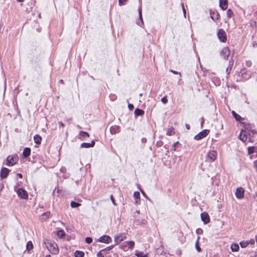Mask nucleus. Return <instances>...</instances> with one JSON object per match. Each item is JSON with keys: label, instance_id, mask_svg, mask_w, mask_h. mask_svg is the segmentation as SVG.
Returning <instances> with one entry per match:
<instances>
[{"label": "nucleus", "instance_id": "1", "mask_svg": "<svg viewBox=\"0 0 257 257\" xmlns=\"http://www.w3.org/2000/svg\"><path fill=\"white\" fill-rule=\"evenodd\" d=\"M242 123L243 124V127L244 128V130H243V133H246L247 134L249 141L253 142V138L254 137L255 135H257V131L253 128L254 126L251 124L244 122H242Z\"/></svg>", "mask_w": 257, "mask_h": 257}, {"label": "nucleus", "instance_id": "2", "mask_svg": "<svg viewBox=\"0 0 257 257\" xmlns=\"http://www.w3.org/2000/svg\"><path fill=\"white\" fill-rule=\"evenodd\" d=\"M47 248L51 253L54 254H56L59 252V248L57 244L54 241H47L44 242Z\"/></svg>", "mask_w": 257, "mask_h": 257}, {"label": "nucleus", "instance_id": "3", "mask_svg": "<svg viewBox=\"0 0 257 257\" xmlns=\"http://www.w3.org/2000/svg\"><path fill=\"white\" fill-rule=\"evenodd\" d=\"M19 157L17 154L9 155L6 160V165L8 166H13L18 163Z\"/></svg>", "mask_w": 257, "mask_h": 257}, {"label": "nucleus", "instance_id": "4", "mask_svg": "<svg viewBox=\"0 0 257 257\" xmlns=\"http://www.w3.org/2000/svg\"><path fill=\"white\" fill-rule=\"evenodd\" d=\"M217 35L218 39L220 42L224 43L226 41V34L223 29H219Z\"/></svg>", "mask_w": 257, "mask_h": 257}, {"label": "nucleus", "instance_id": "5", "mask_svg": "<svg viewBox=\"0 0 257 257\" xmlns=\"http://www.w3.org/2000/svg\"><path fill=\"white\" fill-rule=\"evenodd\" d=\"M209 130H204L203 131H202L201 132H200V133H199L198 134H197L195 136L194 139L195 140H200L203 138H204L205 137H206L209 134Z\"/></svg>", "mask_w": 257, "mask_h": 257}, {"label": "nucleus", "instance_id": "6", "mask_svg": "<svg viewBox=\"0 0 257 257\" xmlns=\"http://www.w3.org/2000/svg\"><path fill=\"white\" fill-rule=\"evenodd\" d=\"M230 50L227 47H225L220 51V55L225 60H227L230 55Z\"/></svg>", "mask_w": 257, "mask_h": 257}, {"label": "nucleus", "instance_id": "7", "mask_svg": "<svg viewBox=\"0 0 257 257\" xmlns=\"http://www.w3.org/2000/svg\"><path fill=\"white\" fill-rule=\"evenodd\" d=\"M217 152L215 151H210L207 154V159L209 162L214 161L217 157Z\"/></svg>", "mask_w": 257, "mask_h": 257}, {"label": "nucleus", "instance_id": "8", "mask_svg": "<svg viewBox=\"0 0 257 257\" xmlns=\"http://www.w3.org/2000/svg\"><path fill=\"white\" fill-rule=\"evenodd\" d=\"M17 194L22 199H27L28 198V194L23 188H19L17 190Z\"/></svg>", "mask_w": 257, "mask_h": 257}, {"label": "nucleus", "instance_id": "9", "mask_svg": "<svg viewBox=\"0 0 257 257\" xmlns=\"http://www.w3.org/2000/svg\"><path fill=\"white\" fill-rule=\"evenodd\" d=\"M239 74H241L242 78L245 80L248 79L251 76L250 72L246 70L245 68L241 69Z\"/></svg>", "mask_w": 257, "mask_h": 257}, {"label": "nucleus", "instance_id": "10", "mask_svg": "<svg viewBox=\"0 0 257 257\" xmlns=\"http://www.w3.org/2000/svg\"><path fill=\"white\" fill-rule=\"evenodd\" d=\"M98 241L105 243H109L111 242L112 239L111 238L107 235H103L100 236L97 240Z\"/></svg>", "mask_w": 257, "mask_h": 257}, {"label": "nucleus", "instance_id": "11", "mask_svg": "<svg viewBox=\"0 0 257 257\" xmlns=\"http://www.w3.org/2000/svg\"><path fill=\"white\" fill-rule=\"evenodd\" d=\"M10 173V170L9 169L3 167L0 172V177L2 179H6Z\"/></svg>", "mask_w": 257, "mask_h": 257}, {"label": "nucleus", "instance_id": "12", "mask_svg": "<svg viewBox=\"0 0 257 257\" xmlns=\"http://www.w3.org/2000/svg\"><path fill=\"white\" fill-rule=\"evenodd\" d=\"M244 190L241 188H237L235 192V196L237 199H242L244 197Z\"/></svg>", "mask_w": 257, "mask_h": 257}, {"label": "nucleus", "instance_id": "13", "mask_svg": "<svg viewBox=\"0 0 257 257\" xmlns=\"http://www.w3.org/2000/svg\"><path fill=\"white\" fill-rule=\"evenodd\" d=\"M126 238V236L124 234L120 233L117 235L115 236L114 237V241L115 242V244H119L121 241L123 240Z\"/></svg>", "mask_w": 257, "mask_h": 257}, {"label": "nucleus", "instance_id": "14", "mask_svg": "<svg viewBox=\"0 0 257 257\" xmlns=\"http://www.w3.org/2000/svg\"><path fill=\"white\" fill-rule=\"evenodd\" d=\"M233 64H234L233 60L231 58V59L229 60V61L228 62V65L227 67V68H226V70H225V72H226V73L227 75H226L227 78L229 77V76L231 70H232Z\"/></svg>", "mask_w": 257, "mask_h": 257}, {"label": "nucleus", "instance_id": "15", "mask_svg": "<svg viewBox=\"0 0 257 257\" xmlns=\"http://www.w3.org/2000/svg\"><path fill=\"white\" fill-rule=\"evenodd\" d=\"M201 219L204 224H207L210 222V217L208 214L204 212L201 213Z\"/></svg>", "mask_w": 257, "mask_h": 257}, {"label": "nucleus", "instance_id": "16", "mask_svg": "<svg viewBox=\"0 0 257 257\" xmlns=\"http://www.w3.org/2000/svg\"><path fill=\"white\" fill-rule=\"evenodd\" d=\"M210 15L211 18L214 22L218 20L220 18V15H219V13L216 10H214V11L211 10L210 12Z\"/></svg>", "mask_w": 257, "mask_h": 257}, {"label": "nucleus", "instance_id": "17", "mask_svg": "<svg viewBox=\"0 0 257 257\" xmlns=\"http://www.w3.org/2000/svg\"><path fill=\"white\" fill-rule=\"evenodd\" d=\"M219 6L222 10H226L228 7V1L219 0Z\"/></svg>", "mask_w": 257, "mask_h": 257}, {"label": "nucleus", "instance_id": "18", "mask_svg": "<svg viewBox=\"0 0 257 257\" xmlns=\"http://www.w3.org/2000/svg\"><path fill=\"white\" fill-rule=\"evenodd\" d=\"M95 145V142L92 141L90 143H83L81 144V148H89L94 147Z\"/></svg>", "mask_w": 257, "mask_h": 257}, {"label": "nucleus", "instance_id": "19", "mask_svg": "<svg viewBox=\"0 0 257 257\" xmlns=\"http://www.w3.org/2000/svg\"><path fill=\"white\" fill-rule=\"evenodd\" d=\"M31 150L30 148H25L23 152L24 158H27L31 154Z\"/></svg>", "mask_w": 257, "mask_h": 257}, {"label": "nucleus", "instance_id": "20", "mask_svg": "<svg viewBox=\"0 0 257 257\" xmlns=\"http://www.w3.org/2000/svg\"><path fill=\"white\" fill-rule=\"evenodd\" d=\"M120 132V127L117 125L112 126L110 128V132L111 134H115Z\"/></svg>", "mask_w": 257, "mask_h": 257}, {"label": "nucleus", "instance_id": "21", "mask_svg": "<svg viewBox=\"0 0 257 257\" xmlns=\"http://www.w3.org/2000/svg\"><path fill=\"white\" fill-rule=\"evenodd\" d=\"M247 137H248L247 134L246 133H243V130H242L239 135L240 139L244 142L246 141Z\"/></svg>", "mask_w": 257, "mask_h": 257}, {"label": "nucleus", "instance_id": "22", "mask_svg": "<svg viewBox=\"0 0 257 257\" xmlns=\"http://www.w3.org/2000/svg\"><path fill=\"white\" fill-rule=\"evenodd\" d=\"M124 243H125V244L123 245V247H127L128 249H132L135 245V242L133 241H126ZM123 249H124V248H123Z\"/></svg>", "mask_w": 257, "mask_h": 257}, {"label": "nucleus", "instance_id": "23", "mask_svg": "<svg viewBox=\"0 0 257 257\" xmlns=\"http://www.w3.org/2000/svg\"><path fill=\"white\" fill-rule=\"evenodd\" d=\"M232 114L234 118L236 121L241 122V120H243L244 118H242L240 115L236 113L234 111H232Z\"/></svg>", "mask_w": 257, "mask_h": 257}, {"label": "nucleus", "instance_id": "24", "mask_svg": "<svg viewBox=\"0 0 257 257\" xmlns=\"http://www.w3.org/2000/svg\"><path fill=\"white\" fill-rule=\"evenodd\" d=\"M139 19L140 20V22H138L137 23V24L140 26H141V25H143L144 24V22H143V18H142V9H141V7H140V8L139 9Z\"/></svg>", "mask_w": 257, "mask_h": 257}, {"label": "nucleus", "instance_id": "25", "mask_svg": "<svg viewBox=\"0 0 257 257\" xmlns=\"http://www.w3.org/2000/svg\"><path fill=\"white\" fill-rule=\"evenodd\" d=\"M230 249L232 251H238L239 249V245L237 243H232L230 246Z\"/></svg>", "mask_w": 257, "mask_h": 257}, {"label": "nucleus", "instance_id": "26", "mask_svg": "<svg viewBox=\"0 0 257 257\" xmlns=\"http://www.w3.org/2000/svg\"><path fill=\"white\" fill-rule=\"evenodd\" d=\"M135 114L136 116H141L144 114L145 112L143 110L140 108H136L135 110Z\"/></svg>", "mask_w": 257, "mask_h": 257}, {"label": "nucleus", "instance_id": "27", "mask_svg": "<svg viewBox=\"0 0 257 257\" xmlns=\"http://www.w3.org/2000/svg\"><path fill=\"white\" fill-rule=\"evenodd\" d=\"M34 140L36 144H40L41 143L42 138L39 135H36L34 136Z\"/></svg>", "mask_w": 257, "mask_h": 257}, {"label": "nucleus", "instance_id": "28", "mask_svg": "<svg viewBox=\"0 0 257 257\" xmlns=\"http://www.w3.org/2000/svg\"><path fill=\"white\" fill-rule=\"evenodd\" d=\"M257 150V147L254 146L249 147L248 148V154L251 155L254 152H256Z\"/></svg>", "mask_w": 257, "mask_h": 257}, {"label": "nucleus", "instance_id": "29", "mask_svg": "<svg viewBox=\"0 0 257 257\" xmlns=\"http://www.w3.org/2000/svg\"><path fill=\"white\" fill-rule=\"evenodd\" d=\"M57 234L59 238H62L65 236V232L63 229H59L57 231Z\"/></svg>", "mask_w": 257, "mask_h": 257}, {"label": "nucleus", "instance_id": "30", "mask_svg": "<svg viewBox=\"0 0 257 257\" xmlns=\"http://www.w3.org/2000/svg\"><path fill=\"white\" fill-rule=\"evenodd\" d=\"M84 253L82 251L76 250L74 252L75 257H84Z\"/></svg>", "mask_w": 257, "mask_h": 257}, {"label": "nucleus", "instance_id": "31", "mask_svg": "<svg viewBox=\"0 0 257 257\" xmlns=\"http://www.w3.org/2000/svg\"><path fill=\"white\" fill-rule=\"evenodd\" d=\"M33 248V245L31 241H29L26 245L27 249L29 251Z\"/></svg>", "mask_w": 257, "mask_h": 257}, {"label": "nucleus", "instance_id": "32", "mask_svg": "<svg viewBox=\"0 0 257 257\" xmlns=\"http://www.w3.org/2000/svg\"><path fill=\"white\" fill-rule=\"evenodd\" d=\"M200 239V237L198 236L197 237V241L195 243V247H196V250L198 251V252H200L201 251V247L199 246V240Z\"/></svg>", "mask_w": 257, "mask_h": 257}, {"label": "nucleus", "instance_id": "33", "mask_svg": "<svg viewBox=\"0 0 257 257\" xmlns=\"http://www.w3.org/2000/svg\"><path fill=\"white\" fill-rule=\"evenodd\" d=\"M81 204L80 203L75 201H71L70 203V206L72 208H77Z\"/></svg>", "mask_w": 257, "mask_h": 257}, {"label": "nucleus", "instance_id": "34", "mask_svg": "<svg viewBox=\"0 0 257 257\" xmlns=\"http://www.w3.org/2000/svg\"><path fill=\"white\" fill-rule=\"evenodd\" d=\"M226 14H227V16L228 18H232L234 15L233 11L230 9L227 10Z\"/></svg>", "mask_w": 257, "mask_h": 257}, {"label": "nucleus", "instance_id": "35", "mask_svg": "<svg viewBox=\"0 0 257 257\" xmlns=\"http://www.w3.org/2000/svg\"><path fill=\"white\" fill-rule=\"evenodd\" d=\"M174 128L173 127H170L168 129L166 135L167 136H172L173 135Z\"/></svg>", "mask_w": 257, "mask_h": 257}, {"label": "nucleus", "instance_id": "36", "mask_svg": "<svg viewBox=\"0 0 257 257\" xmlns=\"http://www.w3.org/2000/svg\"><path fill=\"white\" fill-rule=\"evenodd\" d=\"M239 244L242 248L246 247L248 245L247 241H240Z\"/></svg>", "mask_w": 257, "mask_h": 257}, {"label": "nucleus", "instance_id": "37", "mask_svg": "<svg viewBox=\"0 0 257 257\" xmlns=\"http://www.w3.org/2000/svg\"><path fill=\"white\" fill-rule=\"evenodd\" d=\"M80 135L82 137H89V135L88 133L84 131H80L79 133Z\"/></svg>", "mask_w": 257, "mask_h": 257}, {"label": "nucleus", "instance_id": "38", "mask_svg": "<svg viewBox=\"0 0 257 257\" xmlns=\"http://www.w3.org/2000/svg\"><path fill=\"white\" fill-rule=\"evenodd\" d=\"M114 245H110V246H107V247H106L105 248H103V249H101V251H105L110 250L112 249L114 247Z\"/></svg>", "mask_w": 257, "mask_h": 257}, {"label": "nucleus", "instance_id": "39", "mask_svg": "<svg viewBox=\"0 0 257 257\" xmlns=\"http://www.w3.org/2000/svg\"><path fill=\"white\" fill-rule=\"evenodd\" d=\"M134 197L136 199H140V194L139 192L136 191L134 193Z\"/></svg>", "mask_w": 257, "mask_h": 257}, {"label": "nucleus", "instance_id": "40", "mask_svg": "<svg viewBox=\"0 0 257 257\" xmlns=\"http://www.w3.org/2000/svg\"><path fill=\"white\" fill-rule=\"evenodd\" d=\"M85 242L87 243H90L92 242V238L90 237H86L85 238Z\"/></svg>", "mask_w": 257, "mask_h": 257}, {"label": "nucleus", "instance_id": "41", "mask_svg": "<svg viewBox=\"0 0 257 257\" xmlns=\"http://www.w3.org/2000/svg\"><path fill=\"white\" fill-rule=\"evenodd\" d=\"M138 257H147V255L146 254H144L143 252H139L136 254Z\"/></svg>", "mask_w": 257, "mask_h": 257}, {"label": "nucleus", "instance_id": "42", "mask_svg": "<svg viewBox=\"0 0 257 257\" xmlns=\"http://www.w3.org/2000/svg\"><path fill=\"white\" fill-rule=\"evenodd\" d=\"M161 101L164 104H166L168 102V99L166 96H164L161 99Z\"/></svg>", "mask_w": 257, "mask_h": 257}, {"label": "nucleus", "instance_id": "43", "mask_svg": "<svg viewBox=\"0 0 257 257\" xmlns=\"http://www.w3.org/2000/svg\"><path fill=\"white\" fill-rule=\"evenodd\" d=\"M179 142H178V141H177V142H175V143L173 144V147L174 148V149H173V150H174V151H176V148L178 147V146H179Z\"/></svg>", "mask_w": 257, "mask_h": 257}, {"label": "nucleus", "instance_id": "44", "mask_svg": "<svg viewBox=\"0 0 257 257\" xmlns=\"http://www.w3.org/2000/svg\"><path fill=\"white\" fill-rule=\"evenodd\" d=\"M163 144V142L161 141H158L157 143H156V146L158 147H161Z\"/></svg>", "mask_w": 257, "mask_h": 257}, {"label": "nucleus", "instance_id": "45", "mask_svg": "<svg viewBox=\"0 0 257 257\" xmlns=\"http://www.w3.org/2000/svg\"><path fill=\"white\" fill-rule=\"evenodd\" d=\"M103 251L101 250L97 253V257H104V255L101 253Z\"/></svg>", "mask_w": 257, "mask_h": 257}, {"label": "nucleus", "instance_id": "46", "mask_svg": "<svg viewBox=\"0 0 257 257\" xmlns=\"http://www.w3.org/2000/svg\"><path fill=\"white\" fill-rule=\"evenodd\" d=\"M203 232V230L201 228H198L197 230H196V233L197 234H202Z\"/></svg>", "mask_w": 257, "mask_h": 257}, {"label": "nucleus", "instance_id": "47", "mask_svg": "<svg viewBox=\"0 0 257 257\" xmlns=\"http://www.w3.org/2000/svg\"><path fill=\"white\" fill-rule=\"evenodd\" d=\"M127 0H118V3L119 6H122L124 5V2H125Z\"/></svg>", "mask_w": 257, "mask_h": 257}, {"label": "nucleus", "instance_id": "48", "mask_svg": "<svg viewBox=\"0 0 257 257\" xmlns=\"http://www.w3.org/2000/svg\"><path fill=\"white\" fill-rule=\"evenodd\" d=\"M248 245L250 244H254V240L253 239H251L249 241H247Z\"/></svg>", "mask_w": 257, "mask_h": 257}, {"label": "nucleus", "instance_id": "49", "mask_svg": "<svg viewBox=\"0 0 257 257\" xmlns=\"http://www.w3.org/2000/svg\"><path fill=\"white\" fill-rule=\"evenodd\" d=\"M245 65L247 67H250L251 65V62L250 61H247L245 62Z\"/></svg>", "mask_w": 257, "mask_h": 257}, {"label": "nucleus", "instance_id": "50", "mask_svg": "<svg viewBox=\"0 0 257 257\" xmlns=\"http://www.w3.org/2000/svg\"><path fill=\"white\" fill-rule=\"evenodd\" d=\"M128 107L130 110H133L134 108V105L133 104L128 103Z\"/></svg>", "mask_w": 257, "mask_h": 257}, {"label": "nucleus", "instance_id": "51", "mask_svg": "<svg viewBox=\"0 0 257 257\" xmlns=\"http://www.w3.org/2000/svg\"><path fill=\"white\" fill-rule=\"evenodd\" d=\"M110 199H111V201H112V202L113 204H114V205H116V203H115V200H114V198H113V195H111L110 196Z\"/></svg>", "mask_w": 257, "mask_h": 257}, {"label": "nucleus", "instance_id": "52", "mask_svg": "<svg viewBox=\"0 0 257 257\" xmlns=\"http://www.w3.org/2000/svg\"><path fill=\"white\" fill-rule=\"evenodd\" d=\"M253 166L257 172V160L253 162Z\"/></svg>", "mask_w": 257, "mask_h": 257}, {"label": "nucleus", "instance_id": "53", "mask_svg": "<svg viewBox=\"0 0 257 257\" xmlns=\"http://www.w3.org/2000/svg\"><path fill=\"white\" fill-rule=\"evenodd\" d=\"M170 71L172 73H173L174 74H179L180 75H181V73L180 72H178L177 71H174V70H170Z\"/></svg>", "mask_w": 257, "mask_h": 257}, {"label": "nucleus", "instance_id": "54", "mask_svg": "<svg viewBox=\"0 0 257 257\" xmlns=\"http://www.w3.org/2000/svg\"><path fill=\"white\" fill-rule=\"evenodd\" d=\"M147 141V139H146V138H143L142 139V140H141V142H142V143H143V144H145V143H146Z\"/></svg>", "mask_w": 257, "mask_h": 257}, {"label": "nucleus", "instance_id": "55", "mask_svg": "<svg viewBox=\"0 0 257 257\" xmlns=\"http://www.w3.org/2000/svg\"><path fill=\"white\" fill-rule=\"evenodd\" d=\"M58 123H59L60 126H61V127H64L65 126V124L62 121H59L58 122Z\"/></svg>", "mask_w": 257, "mask_h": 257}, {"label": "nucleus", "instance_id": "56", "mask_svg": "<svg viewBox=\"0 0 257 257\" xmlns=\"http://www.w3.org/2000/svg\"><path fill=\"white\" fill-rule=\"evenodd\" d=\"M4 187V184L2 183H0V191H1L3 190Z\"/></svg>", "mask_w": 257, "mask_h": 257}, {"label": "nucleus", "instance_id": "57", "mask_svg": "<svg viewBox=\"0 0 257 257\" xmlns=\"http://www.w3.org/2000/svg\"><path fill=\"white\" fill-rule=\"evenodd\" d=\"M182 7H183V13H184V17H186V10H185V9L184 8V7L183 5L182 6Z\"/></svg>", "mask_w": 257, "mask_h": 257}, {"label": "nucleus", "instance_id": "58", "mask_svg": "<svg viewBox=\"0 0 257 257\" xmlns=\"http://www.w3.org/2000/svg\"><path fill=\"white\" fill-rule=\"evenodd\" d=\"M185 127L188 130L190 129V125L189 124H185Z\"/></svg>", "mask_w": 257, "mask_h": 257}, {"label": "nucleus", "instance_id": "59", "mask_svg": "<svg viewBox=\"0 0 257 257\" xmlns=\"http://www.w3.org/2000/svg\"><path fill=\"white\" fill-rule=\"evenodd\" d=\"M17 175L19 178H23V175H22V174H21V173H18V174H17Z\"/></svg>", "mask_w": 257, "mask_h": 257}, {"label": "nucleus", "instance_id": "60", "mask_svg": "<svg viewBox=\"0 0 257 257\" xmlns=\"http://www.w3.org/2000/svg\"><path fill=\"white\" fill-rule=\"evenodd\" d=\"M141 191L142 193L143 194V195L144 196H146V194H145V192L143 190H141Z\"/></svg>", "mask_w": 257, "mask_h": 257}, {"label": "nucleus", "instance_id": "61", "mask_svg": "<svg viewBox=\"0 0 257 257\" xmlns=\"http://www.w3.org/2000/svg\"><path fill=\"white\" fill-rule=\"evenodd\" d=\"M19 2H23L25 0H17Z\"/></svg>", "mask_w": 257, "mask_h": 257}, {"label": "nucleus", "instance_id": "62", "mask_svg": "<svg viewBox=\"0 0 257 257\" xmlns=\"http://www.w3.org/2000/svg\"><path fill=\"white\" fill-rule=\"evenodd\" d=\"M45 257H51V255L50 254H47Z\"/></svg>", "mask_w": 257, "mask_h": 257}, {"label": "nucleus", "instance_id": "63", "mask_svg": "<svg viewBox=\"0 0 257 257\" xmlns=\"http://www.w3.org/2000/svg\"><path fill=\"white\" fill-rule=\"evenodd\" d=\"M139 95H140V96H143V94L142 93H140Z\"/></svg>", "mask_w": 257, "mask_h": 257}, {"label": "nucleus", "instance_id": "64", "mask_svg": "<svg viewBox=\"0 0 257 257\" xmlns=\"http://www.w3.org/2000/svg\"><path fill=\"white\" fill-rule=\"evenodd\" d=\"M255 238H256V243H257V236H255Z\"/></svg>", "mask_w": 257, "mask_h": 257}]
</instances>
